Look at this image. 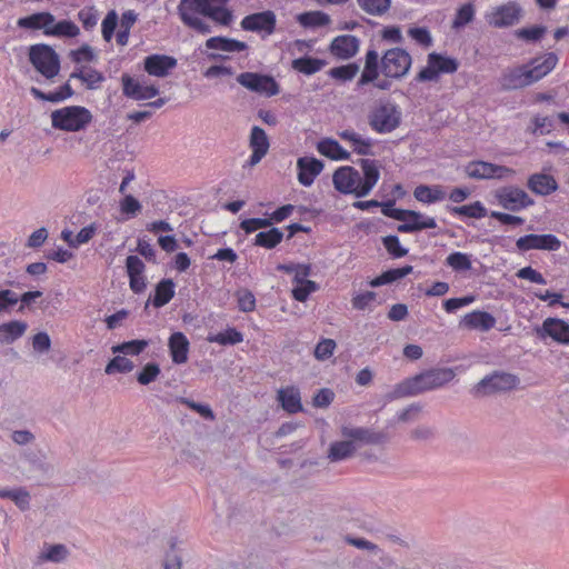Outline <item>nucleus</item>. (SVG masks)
I'll use <instances>...</instances> for the list:
<instances>
[{
	"instance_id": "obj_18",
	"label": "nucleus",
	"mask_w": 569,
	"mask_h": 569,
	"mask_svg": "<svg viewBox=\"0 0 569 569\" xmlns=\"http://www.w3.org/2000/svg\"><path fill=\"white\" fill-rule=\"evenodd\" d=\"M298 181L310 187L323 169V162L315 157H302L297 161Z\"/></svg>"
},
{
	"instance_id": "obj_51",
	"label": "nucleus",
	"mask_w": 569,
	"mask_h": 569,
	"mask_svg": "<svg viewBox=\"0 0 569 569\" xmlns=\"http://www.w3.org/2000/svg\"><path fill=\"white\" fill-rule=\"evenodd\" d=\"M359 72V66L356 62L331 68L328 74L339 81L346 82L352 80Z\"/></svg>"
},
{
	"instance_id": "obj_1",
	"label": "nucleus",
	"mask_w": 569,
	"mask_h": 569,
	"mask_svg": "<svg viewBox=\"0 0 569 569\" xmlns=\"http://www.w3.org/2000/svg\"><path fill=\"white\" fill-rule=\"evenodd\" d=\"M358 164L362 169V177L350 166L340 167L335 171L332 181L336 190L343 194H355L357 198L370 193L380 178L378 163L372 159H360Z\"/></svg>"
},
{
	"instance_id": "obj_30",
	"label": "nucleus",
	"mask_w": 569,
	"mask_h": 569,
	"mask_svg": "<svg viewBox=\"0 0 569 569\" xmlns=\"http://www.w3.org/2000/svg\"><path fill=\"white\" fill-rule=\"evenodd\" d=\"M413 197L423 203H435L445 200L447 194L439 184H419L413 190Z\"/></svg>"
},
{
	"instance_id": "obj_6",
	"label": "nucleus",
	"mask_w": 569,
	"mask_h": 569,
	"mask_svg": "<svg viewBox=\"0 0 569 569\" xmlns=\"http://www.w3.org/2000/svg\"><path fill=\"white\" fill-rule=\"evenodd\" d=\"M381 60V73L385 77L402 80L410 71L412 57L402 48H391L387 50Z\"/></svg>"
},
{
	"instance_id": "obj_17",
	"label": "nucleus",
	"mask_w": 569,
	"mask_h": 569,
	"mask_svg": "<svg viewBox=\"0 0 569 569\" xmlns=\"http://www.w3.org/2000/svg\"><path fill=\"white\" fill-rule=\"evenodd\" d=\"M121 81L123 94L133 100H148L159 92L154 86L142 84L129 74H122Z\"/></svg>"
},
{
	"instance_id": "obj_58",
	"label": "nucleus",
	"mask_w": 569,
	"mask_h": 569,
	"mask_svg": "<svg viewBox=\"0 0 569 569\" xmlns=\"http://www.w3.org/2000/svg\"><path fill=\"white\" fill-rule=\"evenodd\" d=\"M297 283L298 286L292 289V297L300 302H305L312 292L318 290V284L312 280Z\"/></svg>"
},
{
	"instance_id": "obj_16",
	"label": "nucleus",
	"mask_w": 569,
	"mask_h": 569,
	"mask_svg": "<svg viewBox=\"0 0 569 569\" xmlns=\"http://www.w3.org/2000/svg\"><path fill=\"white\" fill-rule=\"evenodd\" d=\"M499 84L503 91H512L530 86L527 64L503 69L499 78Z\"/></svg>"
},
{
	"instance_id": "obj_12",
	"label": "nucleus",
	"mask_w": 569,
	"mask_h": 569,
	"mask_svg": "<svg viewBox=\"0 0 569 569\" xmlns=\"http://www.w3.org/2000/svg\"><path fill=\"white\" fill-rule=\"evenodd\" d=\"M516 247L520 252L530 250L557 251L561 247V241L552 233H529L520 237L516 241Z\"/></svg>"
},
{
	"instance_id": "obj_54",
	"label": "nucleus",
	"mask_w": 569,
	"mask_h": 569,
	"mask_svg": "<svg viewBox=\"0 0 569 569\" xmlns=\"http://www.w3.org/2000/svg\"><path fill=\"white\" fill-rule=\"evenodd\" d=\"M382 244L393 259H399L408 254V249L401 246L398 236L389 234L383 237Z\"/></svg>"
},
{
	"instance_id": "obj_60",
	"label": "nucleus",
	"mask_w": 569,
	"mask_h": 569,
	"mask_svg": "<svg viewBox=\"0 0 569 569\" xmlns=\"http://www.w3.org/2000/svg\"><path fill=\"white\" fill-rule=\"evenodd\" d=\"M410 436L413 440L432 441L437 436V429L432 426L419 425L411 430Z\"/></svg>"
},
{
	"instance_id": "obj_33",
	"label": "nucleus",
	"mask_w": 569,
	"mask_h": 569,
	"mask_svg": "<svg viewBox=\"0 0 569 569\" xmlns=\"http://www.w3.org/2000/svg\"><path fill=\"white\" fill-rule=\"evenodd\" d=\"M412 270H413L412 266H409V264H406L400 268L389 269V270L383 271L381 274L373 278L372 280H370L369 284L372 288L381 287L385 284H390V283H393V282L407 277L408 274H410L412 272Z\"/></svg>"
},
{
	"instance_id": "obj_2",
	"label": "nucleus",
	"mask_w": 569,
	"mask_h": 569,
	"mask_svg": "<svg viewBox=\"0 0 569 569\" xmlns=\"http://www.w3.org/2000/svg\"><path fill=\"white\" fill-rule=\"evenodd\" d=\"M455 377L456 373L451 368H432L422 371L397 383L393 389L386 395V400L393 401L439 389L453 380Z\"/></svg>"
},
{
	"instance_id": "obj_50",
	"label": "nucleus",
	"mask_w": 569,
	"mask_h": 569,
	"mask_svg": "<svg viewBox=\"0 0 569 569\" xmlns=\"http://www.w3.org/2000/svg\"><path fill=\"white\" fill-rule=\"evenodd\" d=\"M396 201L393 199L380 202L379 207L383 216L392 218L397 221H408V216H415L412 210L395 208Z\"/></svg>"
},
{
	"instance_id": "obj_61",
	"label": "nucleus",
	"mask_w": 569,
	"mask_h": 569,
	"mask_svg": "<svg viewBox=\"0 0 569 569\" xmlns=\"http://www.w3.org/2000/svg\"><path fill=\"white\" fill-rule=\"evenodd\" d=\"M271 227V221L266 218H250L242 220L240 223L241 230L247 234L254 232L258 229H266Z\"/></svg>"
},
{
	"instance_id": "obj_45",
	"label": "nucleus",
	"mask_w": 569,
	"mask_h": 569,
	"mask_svg": "<svg viewBox=\"0 0 569 569\" xmlns=\"http://www.w3.org/2000/svg\"><path fill=\"white\" fill-rule=\"evenodd\" d=\"M149 346V341L144 339H136L130 341H124L117 346L112 347L113 353H123L130 356H138L144 351V349Z\"/></svg>"
},
{
	"instance_id": "obj_42",
	"label": "nucleus",
	"mask_w": 569,
	"mask_h": 569,
	"mask_svg": "<svg viewBox=\"0 0 569 569\" xmlns=\"http://www.w3.org/2000/svg\"><path fill=\"white\" fill-rule=\"evenodd\" d=\"M356 451L352 441H336L330 445L328 458L331 461H341L351 457Z\"/></svg>"
},
{
	"instance_id": "obj_27",
	"label": "nucleus",
	"mask_w": 569,
	"mask_h": 569,
	"mask_svg": "<svg viewBox=\"0 0 569 569\" xmlns=\"http://www.w3.org/2000/svg\"><path fill=\"white\" fill-rule=\"evenodd\" d=\"M54 16L50 12H38L24 18H20L17 24L18 27L24 29H43V32L46 33V30L54 23Z\"/></svg>"
},
{
	"instance_id": "obj_26",
	"label": "nucleus",
	"mask_w": 569,
	"mask_h": 569,
	"mask_svg": "<svg viewBox=\"0 0 569 569\" xmlns=\"http://www.w3.org/2000/svg\"><path fill=\"white\" fill-rule=\"evenodd\" d=\"M415 216H408V221H403L402 224L398 226V231L403 233H415L425 229H433L437 227V222L431 217H425L418 211H413Z\"/></svg>"
},
{
	"instance_id": "obj_31",
	"label": "nucleus",
	"mask_w": 569,
	"mask_h": 569,
	"mask_svg": "<svg viewBox=\"0 0 569 569\" xmlns=\"http://www.w3.org/2000/svg\"><path fill=\"white\" fill-rule=\"evenodd\" d=\"M317 149L322 156L336 161L349 160L350 158V153L335 139L326 138L320 140Z\"/></svg>"
},
{
	"instance_id": "obj_13",
	"label": "nucleus",
	"mask_w": 569,
	"mask_h": 569,
	"mask_svg": "<svg viewBox=\"0 0 569 569\" xmlns=\"http://www.w3.org/2000/svg\"><path fill=\"white\" fill-rule=\"evenodd\" d=\"M535 331L542 340L550 338L559 345H569V323L560 318H546Z\"/></svg>"
},
{
	"instance_id": "obj_41",
	"label": "nucleus",
	"mask_w": 569,
	"mask_h": 569,
	"mask_svg": "<svg viewBox=\"0 0 569 569\" xmlns=\"http://www.w3.org/2000/svg\"><path fill=\"white\" fill-rule=\"evenodd\" d=\"M297 21L305 28H318L328 26L330 17L322 11H308L298 14Z\"/></svg>"
},
{
	"instance_id": "obj_15",
	"label": "nucleus",
	"mask_w": 569,
	"mask_h": 569,
	"mask_svg": "<svg viewBox=\"0 0 569 569\" xmlns=\"http://www.w3.org/2000/svg\"><path fill=\"white\" fill-rule=\"evenodd\" d=\"M521 9L516 3H507L495 8L486 16L487 22L495 28L513 26L520 18Z\"/></svg>"
},
{
	"instance_id": "obj_62",
	"label": "nucleus",
	"mask_w": 569,
	"mask_h": 569,
	"mask_svg": "<svg viewBox=\"0 0 569 569\" xmlns=\"http://www.w3.org/2000/svg\"><path fill=\"white\" fill-rule=\"evenodd\" d=\"M117 22V12L114 10L109 11L102 21V36L106 41H110L112 39Z\"/></svg>"
},
{
	"instance_id": "obj_24",
	"label": "nucleus",
	"mask_w": 569,
	"mask_h": 569,
	"mask_svg": "<svg viewBox=\"0 0 569 569\" xmlns=\"http://www.w3.org/2000/svg\"><path fill=\"white\" fill-rule=\"evenodd\" d=\"M558 62V57L553 52L545 54L542 61L540 59H533L530 64H527V73L529 76V82L532 84L549 72H551Z\"/></svg>"
},
{
	"instance_id": "obj_47",
	"label": "nucleus",
	"mask_w": 569,
	"mask_h": 569,
	"mask_svg": "<svg viewBox=\"0 0 569 569\" xmlns=\"http://www.w3.org/2000/svg\"><path fill=\"white\" fill-rule=\"evenodd\" d=\"M446 264L456 272H465L471 269L470 256L465 252L455 251L446 258Z\"/></svg>"
},
{
	"instance_id": "obj_57",
	"label": "nucleus",
	"mask_w": 569,
	"mask_h": 569,
	"mask_svg": "<svg viewBox=\"0 0 569 569\" xmlns=\"http://www.w3.org/2000/svg\"><path fill=\"white\" fill-rule=\"evenodd\" d=\"M547 32V28L543 26H532L529 28H521L516 31V37L529 41L536 42L539 41L543 34Z\"/></svg>"
},
{
	"instance_id": "obj_19",
	"label": "nucleus",
	"mask_w": 569,
	"mask_h": 569,
	"mask_svg": "<svg viewBox=\"0 0 569 569\" xmlns=\"http://www.w3.org/2000/svg\"><path fill=\"white\" fill-rule=\"evenodd\" d=\"M381 72V60L379 53L375 49H368L365 54V66L360 78L357 81V88H362L369 83H373Z\"/></svg>"
},
{
	"instance_id": "obj_22",
	"label": "nucleus",
	"mask_w": 569,
	"mask_h": 569,
	"mask_svg": "<svg viewBox=\"0 0 569 569\" xmlns=\"http://www.w3.org/2000/svg\"><path fill=\"white\" fill-rule=\"evenodd\" d=\"M496 318L487 312L481 310H475L467 313L459 322L461 328H466L469 330H480V331H489L496 326Z\"/></svg>"
},
{
	"instance_id": "obj_53",
	"label": "nucleus",
	"mask_w": 569,
	"mask_h": 569,
	"mask_svg": "<svg viewBox=\"0 0 569 569\" xmlns=\"http://www.w3.org/2000/svg\"><path fill=\"white\" fill-rule=\"evenodd\" d=\"M553 128V119L547 116H535L531 120V126L527 131L533 136H543L551 132Z\"/></svg>"
},
{
	"instance_id": "obj_38",
	"label": "nucleus",
	"mask_w": 569,
	"mask_h": 569,
	"mask_svg": "<svg viewBox=\"0 0 569 569\" xmlns=\"http://www.w3.org/2000/svg\"><path fill=\"white\" fill-rule=\"evenodd\" d=\"M207 340L220 346H234L243 341V335L233 327L217 333H209Z\"/></svg>"
},
{
	"instance_id": "obj_20",
	"label": "nucleus",
	"mask_w": 569,
	"mask_h": 569,
	"mask_svg": "<svg viewBox=\"0 0 569 569\" xmlns=\"http://www.w3.org/2000/svg\"><path fill=\"white\" fill-rule=\"evenodd\" d=\"M359 51V39L356 36L342 34L336 37L330 43V52L332 56L348 60Z\"/></svg>"
},
{
	"instance_id": "obj_8",
	"label": "nucleus",
	"mask_w": 569,
	"mask_h": 569,
	"mask_svg": "<svg viewBox=\"0 0 569 569\" xmlns=\"http://www.w3.org/2000/svg\"><path fill=\"white\" fill-rule=\"evenodd\" d=\"M519 383L516 375L495 371L483 377L472 389L475 396H489L496 392H503L515 389Z\"/></svg>"
},
{
	"instance_id": "obj_3",
	"label": "nucleus",
	"mask_w": 569,
	"mask_h": 569,
	"mask_svg": "<svg viewBox=\"0 0 569 569\" xmlns=\"http://www.w3.org/2000/svg\"><path fill=\"white\" fill-rule=\"evenodd\" d=\"M401 120L400 107L391 101H380L368 114L370 128L379 134L393 132L400 127Z\"/></svg>"
},
{
	"instance_id": "obj_43",
	"label": "nucleus",
	"mask_w": 569,
	"mask_h": 569,
	"mask_svg": "<svg viewBox=\"0 0 569 569\" xmlns=\"http://www.w3.org/2000/svg\"><path fill=\"white\" fill-rule=\"evenodd\" d=\"M359 8L373 17H381L391 8V0H357Z\"/></svg>"
},
{
	"instance_id": "obj_36",
	"label": "nucleus",
	"mask_w": 569,
	"mask_h": 569,
	"mask_svg": "<svg viewBox=\"0 0 569 569\" xmlns=\"http://www.w3.org/2000/svg\"><path fill=\"white\" fill-rule=\"evenodd\" d=\"M447 210L452 216L468 217L473 219L485 218L488 213L487 208L481 201H475L472 203L459 207L447 206Z\"/></svg>"
},
{
	"instance_id": "obj_44",
	"label": "nucleus",
	"mask_w": 569,
	"mask_h": 569,
	"mask_svg": "<svg viewBox=\"0 0 569 569\" xmlns=\"http://www.w3.org/2000/svg\"><path fill=\"white\" fill-rule=\"evenodd\" d=\"M80 30L78 26L70 20H62L56 23L54 26H50L49 29L46 30L47 36H56V37H68L74 38L79 34Z\"/></svg>"
},
{
	"instance_id": "obj_32",
	"label": "nucleus",
	"mask_w": 569,
	"mask_h": 569,
	"mask_svg": "<svg viewBox=\"0 0 569 569\" xmlns=\"http://www.w3.org/2000/svg\"><path fill=\"white\" fill-rule=\"evenodd\" d=\"M278 400L280 401L282 408L289 413H297L302 411L300 392L295 387L279 390Z\"/></svg>"
},
{
	"instance_id": "obj_25",
	"label": "nucleus",
	"mask_w": 569,
	"mask_h": 569,
	"mask_svg": "<svg viewBox=\"0 0 569 569\" xmlns=\"http://www.w3.org/2000/svg\"><path fill=\"white\" fill-rule=\"evenodd\" d=\"M176 66L177 60L164 54H151L144 59V70L154 77H166Z\"/></svg>"
},
{
	"instance_id": "obj_37",
	"label": "nucleus",
	"mask_w": 569,
	"mask_h": 569,
	"mask_svg": "<svg viewBox=\"0 0 569 569\" xmlns=\"http://www.w3.org/2000/svg\"><path fill=\"white\" fill-rule=\"evenodd\" d=\"M326 66V61L319 58L305 56L292 60L291 67L293 70L307 76H311L320 71Z\"/></svg>"
},
{
	"instance_id": "obj_14",
	"label": "nucleus",
	"mask_w": 569,
	"mask_h": 569,
	"mask_svg": "<svg viewBox=\"0 0 569 569\" xmlns=\"http://www.w3.org/2000/svg\"><path fill=\"white\" fill-rule=\"evenodd\" d=\"M277 18L273 11L266 10L246 16L240 24L246 31L266 32L272 34L276 30Z\"/></svg>"
},
{
	"instance_id": "obj_28",
	"label": "nucleus",
	"mask_w": 569,
	"mask_h": 569,
	"mask_svg": "<svg viewBox=\"0 0 569 569\" xmlns=\"http://www.w3.org/2000/svg\"><path fill=\"white\" fill-rule=\"evenodd\" d=\"M227 2L228 0H181L180 7L187 8L206 18H210L218 7L227 4Z\"/></svg>"
},
{
	"instance_id": "obj_10",
	"label": "nucleus",
	"mask_w": 569,
	"mask_h": 569,
	"mask_svg": "<svg viewBox=\"0 0 569 569\" xmlns=\"http://www.w3.org/2000/svg\"><path fill=\"white\" fill-rule=\"evenodd\" d=\"M237 81L248 90L263 93L267 97L279 93V84L271 76L256 72H242L237 77Z\"/></svg>"
},
{
	"instance_id": "obj_64",
	"label": "nucleus",
	"mask_w": 569,
	"mask_h": 569,
	"mask_svg": "<svg viewBox=\"0 0 569 569\" xmlns=\"http://www.w3.org/2000/svg\"><path fill=\"white\" fill-rule=\"evenodd\" d=\"M336 342L332 339H322L315 349V357L319 360H326L333 355Z\"/></svg>"
},
{
	"instance_id": "obj_39",
	"label": "nucleus",
	"mask_w": 569,
	"mask_h": 569,
	"mask_svg": "<svg viewBox=\"0 0 569 569\" xmlns=\"http://www.w3.org/2000/svg\"><path fill=\"white\" fill-rule=\"evenodd\" d=\"M283 239V232L276 227H271L267 231H260L254 237V244L266 248L273 249L276 248Z\"/></svg>"
},
{
	"instance_id": "obj_5",
	"label": "nucleus",
	"mask_w": 569,
	"mask_h": 569,
	"mask_svg": "<svg viewBox=\"0 0 569 569\" xmlns=\"http://www.w3.org/2000/svg\"><path fill=\"white\" fill-rule=\"evenodd\" d=\"M29 60L46 79H53L60 71V58L52 47L44 43L29 48Z\"/></svg>"
},
{
	"instance_id": "obj_21",
	"label": "nucleus",
	"mask_w": 569,
	"mask_h": 569,
	"mask_svg": "<svg viewBox=\"0 0 569 569\" xmlns=\"http://www.w3.org/2000/svg\"><path fill=\"white\" fill-rule=\"evenodd\" d=\"M558 182L553 176L536 172L528 177L527 188L537 196H549L558 190Z\"/></svg>"
},
{
	"instance_id": "obj_63",
	"label": "nucleus",
	"mask_w": 569,
	"mask_h": 569,
	"mask_svg": "<svg viewBox=\"0 0 569 569\" xmlns=\"http://www.w3.org/2000/svg\"><path fill=\"white\" fill-rule=\"evenodd\" d=\"M238 308L242 312H251L256 308V298L249 290L239 291L237 293Z\"/></svg>"
},
{
	"instance_id": "obj_11",
	"label": "nucleus",
	"mask_w": 569,
	"mask_h": 569,
	"mask_svg": "<svg viewBox=\"0 0 569 569\" xmlns=\"http://www.w3.org/2000/svg\"><path fill=\"white\" fill-rule=\"evenodd\" d=\"M465 171L469 178L476 180L502 179L515 173L511 168L487 161H471L466 166Z\"/></svg>"
},
{
	"instance_id": "obj_34",
	"label": "nucleus",
	"mask_w": 569,
	"mask_h": 569,
	"mask_svg": "<svg viewBox=\"0 0 569 569\" xmlns=\"http://www.w3.org/2000/svg\"><path fill=\"white\" fill-rule=\"evenodd\" d=\"M180 19L198 33L208 34L211 32V26L207 22L206 17L187 8L180 7Z\"/></svg>"
},
{
	"instance_id": "obj_56",
	"label": "nucleus",
	"mask_w": 569,
	"mask_h": 569,
	"mask_svg": "<svg viewBox=\"0 0 569 569\" xmlns=\"http://www.w3.org/2000/svg\"><path fill=\"white\" fill-rule=\"evenodd\" d=\"M160 375V367L156 362H148L143 368L137 373V381L142 385L147 386L151 382H153L158 376Z\"/></svg>"
},
{
	"instance_id": "obj_48",
	"label": "nucleus",
	"mask_w": 569,
	"mask_h": 569,
	"mask_svg": "<svg viewBox=\"0 0 569 569\" xmlns=\"http://www.w3.org/2000/svg\"><path fill=\"white\" fill-rule=\"evenodd\" d=\"M69 551L64 545L58 543L48 546L46 550L39 555L40 561H50L54 563L62 562L68 557Z\"/></svg>"
},
{
	"instance_id": "obj_9",
	"label": "nucleus",
	"mask_w": 569,
	"mask_h": 569,
	"mask_svg": "<svg viewBox=\"0 0 569 569\" xmlns=\"http://www.w3.org/2000/svg\"><path fill=\"white\" fill-rule=\"evenodd\" d=\"M496 198L498 203L509 211H520L535 204L533 199L525 190L513 186L497 190Z\"/></svg>"
},
{
	"instance_id": "obj_59",
	"label": "nucleus",
	"mask_w": 569,
	"mask_h": 569,
	"mask_svg": "<svg viewBox=\"0 0 569 569\" xmlns=\"http://www.w3.org/2000/svg\"><path fill=\"white\" fill-rule=\"evenodd\" d=\"M408 34L425 48L432 46V37L430 31L425 27H413L408 30Z\"/></svg>"
},
{
	"instance_id": "obj_40",
	"label": "nucleus",
	"mask_w": 569,
	"mask_h": 569,
	"mask_svg": "<svg viewBox=\"0 0 569 569\" xmlns=\"http://www.w3.org/2000/svg\"><path fill=\"white\" fill-rule=\"evenodd\" d=\"M174 283L170 279L160 281L154 291L152 303L156 308L167 305L174 296Z\"/></svg>"
},
{
	"instance_id": "obj_52",
	"label": "nucleus",
	"mask_w": 569,
	"mask_h": 569,
	"mask_svg": "<svg viewBox=\"0 0 569 569\" xmlns=\"http://www.w3.org/2000/svg\"><path fill=\"white\" fill-rule=\"evenodd\" d=\"M134 369V363L121 356H116L112 358L106 366L104 372L107 375H113V373H128L131 372Z\"/></svg>"
},
{
	"instance_id": "obj_46",
	"label": "nucleus",
	"mask_w": 569,
	"mask_h": 569,
	"mask_svg": "<svg viewBox=\"0 0 569 569\" xmlns=\"http://www.w3.org/2000/svg\"><path fill=\"white\" fill-rule=\"evenodd\" d=\"M176 537H170L163 547L161 566L163 569H178V549Z\"/></svg>"
},
{
	"instance_id": "obj_49",
	"label": "nucleus",
	"mask_w": 569,
	"mask_h": 569,
	"mask_svg": "<svg viewBox=\"0 0 569 569\" xmlns=\"http://www.w3.org/2000/svg\"><path fill=\"white\" fill-rule=\"evenodd\" d=\"M249 146L251 150H258L264 153L268 152L270 143L268 136L262 128L258 126H253L251 128Z\"/></svg>"
},
{
	"instance_id": "obj_7",
	"label": "nucleus",
	"mask_w": 569,
	"mask_h": 569,
	"mask_svg": "<svg viewBox=\"0 0 569 569\" xmlns=\"http://www.w3.org/2000/svg\"><path fill=\"white\" fill-rule=\"evenodd\" d=\"M458 68L457 59L431 52L427 57V66L417 73L415 81L418 83L438 81L441 73H455Z\"/></svg>"
},
{
	"instance_id": "obj_23",
	"label": "nucleus",
	"mask_w": 569,
	"mask_h": 569,
	"mask_svg": "<svg viewBox=\"0 0 569 569\" xmlns=\"http://www.w3.org/2000/svg\"><path fill=\"white\" fill-rule=\"evenodd\" d=\"M342 436L366 445H381L387 441V435L365 427L342 428Z\"/></svg>"
},
{
	"instance_id": "obj_4",
	"label": "nucleus",
	"mask_w": 569,
	"mask_h": 569,
	"mask_svg": "<svg viewBox=\"0 0 569 569\" xmlns=\"http://www.w3.org/2000/svg\"><path fill=\"white\" fill-rule=\"evenodd\" d=\"M91 120V112L80 106L64 107L51 113L52 127L69 132L84 129Z\"/></svg>"
},
{
	"instance_id": "obj_35",
	"label": "nucleus",
	"mask_w": 569,
	"mask_h": 569,
	"mask_svg": "<svg viewBox=\"0 0 569 569\" xmlns=\"http://www.w3.org/2000/svg\"><path fill=\"white\" fill-rule=\"evenodd\" d=\"M206 47L224 52H240L248 48L246 42L226 37H211L206 41Z\"/></svg>"
},
{
	"instance_id": "obj_55",
	"label": "nucleus",
	"mask_w": 569,
	"mask_h": 569,
	"mask_svg": "<svg viewBox=\"0 0 569 569\" xmlns=\"http://www.w3.org/2000/svg\"><path fill=\"white\" fill-rule=\"evenodd\" d=\"M475 18V8L471 3H466L461 6L456 13V17L452 22L453 29H461L468 23H470Z\"/></svg>"
},
{
	"instance_id": "obj_29",
	"label": "nucleus",
	"mask_w": 569,
	"mask_h": 569,
	"mask_svg": "<svg viewBox=\"0 0 569 569\" xmlns=\"http://www.w3.org/2000/svg\"><path fill=\"white\" fill-rule=\"evenodd\" d=\"M27 328V322L20 320H12L0 325V343H13L26 333Z\"/></svg>"
}]
</instances>
